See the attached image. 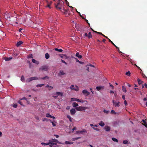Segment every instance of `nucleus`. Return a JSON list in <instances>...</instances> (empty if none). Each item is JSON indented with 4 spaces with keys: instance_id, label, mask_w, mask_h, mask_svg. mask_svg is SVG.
I'll return each mask as SVG.
<instances>
[{
    "instance_id": "f257e3e1",
    "label": "nucleus",
    "mask_w": 147,
    "mask_h": 147,
    "mask_svg": "<svg viewBox=\"0 0 147 147\" xmlns=\"http://www.w3.org/2000/svg\"><path fill=\"white\" fill-rule=\"evenodd\" d=\"M88 107L80 106L76 108V109L78 111H85V110L88 109Z\"/></svg>"
},
{
    "instance_id": "f03ea898",
    "label": "nucleus",
    "mask_w": 147,
    "mask_h": 147,
    "mask_svg": "<svg viewBox=\"0 0 147 147\" xmlns=\"http://www.w3.org/2000/svg\"><path fill=\"white\" fill-rule=\"evenodd\" d=\"M39 78L35 76L30 77L26 80V82H30L32 80H39Z\"/></svg>"
},
{
    "instance_id": "7ed1b4c3",
    "label": "nucleus",
    "mask_w": 147,
    "mask_h": 147,
    "mask_svg": "<svg viewBox=\"0 0 147 147\" xmlns=\"http://www.w3.org/2000/svg\"><path fill=\"white\" fill-rule=\"evenodd\" d=\"M59 10L61 9H63L65 11V9L63 7V5L62 4H61L60 3H57V5L55 6Z\"/></svg>"
},
{
    "instance_id": "20e7f679",
    "label": "nucleus",
    "mask_w": 147,
    "mask_h": 147,
    "mask_svg": "<svg viewBox=\"0 0 147 147\" xmlns=\"http://www.w3.org/2000/svg\"><path fill=\"white\" fill-rule=\"evenodd\" d=\"M69 88L71 90H74L76 91H78L79 90L78 87L77 86L71 85L69 87Z\"/></svg>"
},
{
    "instance_id": "39448f33",
    "label": "nucleus",
    "mask_w": 147,
    "mask_h": 147,
    "mask_svg": "<svg viewBox=\"0 0 147 147\" xmlns=\"http://www.w3.org/2000/svg\"><path fill=\"white\" fill-rule=\"evenodd\" d=\"M63 93L61 92H57L53 96V97L55 98H56L59 96H63Z\"/></svg>"
},
{
    "instance_id": "423d86ee",
    "label": "nucleus",
    "mask_w": 147,
    "mask_h": 147,
    "mask_svg": "<svg viewBox=\"0 0 147 147\" xmlns=\"http://www.w3.org/2000/svg\"><path fill=\"white\" fill-rule=\"evenodd\" d=\"M51 140L52 141V143L53 144V146H54V145H56L57 144V143L59 144H64L61 143L59 142L57 140L55 139H51Z\"/></svg>"
},
{
    "instance_id": "0eeeda50",
    "label": "nucleus",
    "mask_w": 147,
    "mask_h": 147,
    "mask_svg": "<svg viewBox=\"0 0 147 147\" xmlns=\"http://www.w3.org/2000/svg\"><path fill=\"white\" fill-rule=\"evenodd\" d=\"M87 131L85 129H83L81 131H77L76 132V133L77 134H83L84 133H86Z\"/></svg>"
},
{
    "instance_id": "6e6552de",
    "label": "nucleus",
    "mask_w": 147,
    "mask_h": 147,
    "mask_svg": "<svg viewBox=\"0 0 147 147\" xmlns=\"http://www.w3.org/2000/svg\"><path fill=\"white\" fill-rule=\"evenodd\" d=\"M47 70L48 67L46 66H42L39 69V71L44 70L45 71H47Z\"/></svg>"
},
{
    "instance_id": "1a4fd4ad",
    "label": "nucleus",
    "mask_w": 147,
    "mask_h": 147,
    "mask_svg": "<svg viewBox=\"0 0 147 147\" xmlns=\"http://www.w3.org/2000/svg\"><path fill=\"white\" fill-rule=\"evenodd\" d=\"M113 105H114L115 107H119L120 106V102L118 101H115L114 100H112Z\"/></svg>"
},
{
    "instance_id": "9d476101",
    "label": "nucleus",
    "mask_w": 147,
    "mask_h": 147,
    "mask_svg": "<svg viewBox=\"0 0 147 147\" xmlns=\"http://www.w3.org/2000/svg\"><path fill=\"white\" fill-rule=\"evenodd\" d=\"M51 140H49V142L48 143H46V145H49V146L50 147H55V146H53V142Z\"/></svg>"
},
{
    "instance_id": "9b49d317",
    "label": "nucleus",
    "mask_w": 147,
    "mask_h": 147,
    "mask_svg": "<svg viewBox=\"0 0 147 147\" xmlns=\"http://www.w3.org/2000/svg\"><path fill=\"white\" fill-rule=\"evenodd\" d=\"M82 93L85 96H88L90 94L89 92L86 90H83L82 91Z\"/></svg>"
},
{
    "instance_id": "f8f14e48",
    "label": "nucleus",
    "mask_w": 147,
    "mask_h": 147,
    "mask_svg": "<svg viewBox=\"0 0 147 147\" xmlns=\"http://www.w3.org/2000/svg\"><path fill=\"white\" fill-rule=\"evenodd\" d=\"M104 86H100L96 87V89L98 91H100V90H102L104 88Z\"/></svg>"
},
{
    "instance_id": "ddd939ff",
    "label": "nucleus",
    "mask_w": 147,
    "mask_h": 147,
    "mask_svg": "<svg viewBox=\"0 0 147 147\" xmlns=\"http://www.w3.org/2000/svg\"><path fill=\"white\" fill-rule=\"evenodd\" d=\"M105 130L107 131H109L110 130L111 128L110 127L106 125L104 127Z\"/></svg>"
},
{
    "instance_id": "4468645a",
    "label": "nucleus",
    "mask_w": 147,
    "mask_h": 147,
    "mask_svg": "<svg viewBox=\"0 0 147 147\" xmlns=\"http://www.w3.org/2000/svg\"><path fill=\"white\" fill-rule=\"evenodd\" d=\"M65 74V73L63 71H60L58 74V75L59 76H61L64 75Z\"/></svg>"
},
{
    "instance_id": "2eb2a0df",
    "label": "nucleus",
    "mask_w": 147,
    "mask_h": 147,
    "mask_svg": "<svg viewBox=\"0 0 147 147\" xmlns=\"http://www.w3.org/2000/svg\"><path fill=\"white\" fill-rule=\"evenodd\" d=\"M46 116L47 117L51 118L53 119H55V118L54 116H51L49 113H47Z\"/></svg>"
},
{
    "instance_id": "dca6fc26",
    "label": "nucleus",
    "mask_w": 147,
    "mask_h": 147,
    "mask_svg": "<svg viewBox=\"0 0 147 147\" xmlns=\"http://www.w3.org/2000/svg\"><path fill=\"white\" fill-rule=\"evenodd\" d=\"M76 113V111L75 109H72L70 110V113L71 115L74 114Z\"/></svg>"
},
{
    "instance_id": "f3484780",
    "label": "nucleus",
    "mask_w": 147,
    "mask_h": 147,
    "mask_svg": "<svg viewBox=\"0 0 147 147\" xmlns=\"http://www.w3.org/2000/svg\"><path fill=\"white\" fill-rule=\"evenodd\" d=\"M99 125L101 127H103L105 125V123L102 121H100L98 123Z\"/></svg>"
},
{
    "instance_id": "a211bd4d",
    "label": "nucleus",
    "mask_w": 147,
    "mask_h": 147,
    "mask_svg": "<svg viewBox=\"0 0 147 147\" xmlns=\"http://www.w3.org/2000/svg\"><path fill=\"white\" fill-rule=\"evenodd\" d=\"M12 59V57H4V59H5L6 61H9L11 60Z\"/></svg>"
},
{
    "instance_id": "6ab92c4d",
    "label": "nucleus",
    "mask_w": 147,
    "mask_h": 147,
    "mask_svg": "<svg viewBox=\"0 0 147 147\" xmlns=\"http://www.w3.org/2000/svg\"><path fill=\"white\" fill-rule=\"evenodd\" d=\"M72 106L74 107H77L78 106V105L76 102H74L72 103Z\"/></svg>"
},
{
    "instance_id": "aec40b11",
    "label": "nucleus",
    "mask_w": 147,
    "mask_h": 147,
    "mask_svg": "<svg viewBox=\"0 0 147 147\" xmlns=\"http://www.w3.org/2000/svg\"><path fill=\"white\" fill-rule=\"evenodd\" d=\"M32 61L34 63H35L36 64H39V62L38 61L34 59H32Z\"/></svg>"
},
{
    "instance_id": "412c9836",
    "label": "nucleus",
    "mask_w": 147,
    "mask_h": 147,
    "mask_svg": "<svg viewBox=\"0 0 147 147\" xmlns=\"http://www.w3.org/2000/svg\"><path fill=\"white\" fill-rule=\"evenodd\" d=\"M76 56L79 58L80 59L82 58V55H79V53L78 52L77 53L76 55Z\"/></svg>"
},
{
    "instance_id": "4be33fe9",
    "label": "nucleus",
    "mask_w": 147,
    "mask_h": 147,
    "mask_svg": "<svg viewBox=\"0 0 147 147\" xmlns=\"http://www.w3.org/2000/svg\"><path fill=\"white\" fill-rule=\"evenodd\" d=\"M42 120L43 121H51V120L48 119H47L46 118H44L42 119Z\"/></svg>"
},
{
    "instance_id": "5701e85b",
    "label": "nucleus",
    "mask_w": 147,
    "mask_h": 147,
    "mask_svg": "<svg viewBox=\"0 0 147 147\" xmlns=\"http://www.w3.org/2000/svg\"><path fill=\"white\" fill-rule=\"evenodd\" d=\"M22 43L23 42L21 41H20L17 43L16 46L17 47H19L22 44Z\"/></svg>"
},
{
    "instance_id": "b1692460",
    "label": "nucleus",
    "mask_w": 147,
    "mask_h": 147,
    "mask_svg": "<svg viewBox=\"0 0 147 147\" xmlns=\"http://www.w3.org/2000/svg\"><path fill=\"white\" fill-rule=\"evenodd\" d=\"M46 88H48L49 90H51L53 88V87L52 86H49V85H47L46 86Z\"/></svg>"
},
{
    "instance_id": "393cba45",
    "label": "nucleus",
    "mask_w": 147,
    "mask_h": 147,
    "mask_svg": "<svg viewBox=\"0 0 147 147\" xmlns=\"http://www.w3.org/2000/svg\"><path fill=\"white\" fill-rule=\"evenodd\" d=\"M142 121L144 123V126L147 127V122L146 121V120H145L144 119L142 120Z\"/></svg>"
},
{
    "instance_id": "a878e982",
    "label": "nucleus",
    "mask_w": 147,
    "mask_h": 147,
    "mask_svg": "<svg viewBox=\"0 0 147 147\" xmlns=\"http://www.w3.org/2000/svg\"><path fill=\"white\" fill-rule=\"evenodd\" d=\"M80 102H81V103H83V102H86V103L85 104L86 105H87L88 103L87 101L83 100L82 99L80 100Z\"/></svg>"
},
{
    "instance_id": "bb28decb",
    "label": "nucleus",
    "mask_w": 147,
    "mask_h": 147,
    "mask_svg": "<svg viewBox=\"0 0 147 147\" xmlns=\"http://www.w3.org/2000/svg\"><path fill=\"white\" fill-rule=\"evenodd\" d=\"M65 143L66 144H73V142L66 141L65 142Z\"/></svg>"
},
{
    "instance_id": "cd10ccee",
    "label": "nucleus",
    "mask_w": 147,
    "mask_h": 147,
    "mask_svg": "<svg viewBox=\"0 0 147 147\" xmlns=\"http://www.w3.org/2000/svg\"><path fill=\"white\" fill-rule=\"evenodd\" d=\"M67 118H68L69 119V121H70L71 122L72 121V118L71 117V116L70 115H67Z\"/></svg>"
},
{
    "instance_id": "c85d7f7f",
    "label": "nucleus",
    "mask_w": 147,
    "mask_h": 147,
    "mask_svg": "<svg viewBox=\"0 0 147 147\" xmlns=\"http://www.w3.org/2000/svg\"><path fill=\"white\" fill-rule=\"evenodd\" d=\"M112 140H113V141H114L115 142H118V141L117 140V139L116 138H112Z\"/></svg>"
},
{
    "instance_id": "c756f323",
    "label": "nucleus",
    "mask_w": 147,
    "mask_h": 147,
    "mask_svg": "<svg viewBox=\"0 0 147 147\" xmlns=\"http://www.w3.org/2000/svg\"><path fill=\"white\" fill-rule=\"evenodd\" d=\"M45 58L47 59H48L49 57V55L47 53H46L45 55Z\"/></svg>"
},
{
    "instance_id": "7c9ffc66",
    "label": "nucleus",
    "mask_w": 147,
    "mask_h": 147,
    "mask_svg": "<svg viewBox=\"0 0 147 147\" xmlns=\"http://www.w3.org/2000/svg\"><path fill=\"white\" fill-rule=\"evenodd\" d=\"M49 77L48 76H46L40 79L43 80H45L46 79H49Z\"/></svg>"
},
{
    "instance_id": "2f4dec72",
    "label": "nucleus",
    "mask_w": 147,
    "mask_h": 147,
    "mask_svg": "<svg viewBox=\"0 0 147 147\" xmlns=\"http://www.w3.org/2000/svg\"><path fill=\"white\" fill-rule=\"evenodd\" d=\"M122 88L123 91L125 92H127V90L125 88L124 86H122Z\"/></svg>"
},
{
    "instance_id": "473e14b6",
    "label": "nucleus",
    "mask_w": 147,
    "mask_h": 147,
    "mask_svg": "<svg viewBox=\"0 0 147 147\" xmlns=\"http://www.w3.org/2000/svg\"><path fill=\"white\" fill-rule=\"evenodd\" d=\"M44 85V84H38L36 86V87H41Z\"/></svg>"
},
{
    "instance_id": "72a5a7b5",
    "label": "nucleus",
    "mask_w": 147,
    "mask_h": 147,
    "mask_svg": "<svg viewBox=\"0 0 147 147\" xmlns=\"http://www.w3.org/2000/svg\"><path fill=\"white\" fill-rule=\"evenodd\" d=\"M88 37L89 38H92V35L91 34V32H89L88 34Z\"/></svg>"
},
{
    "instance_id": "f704fd0d",
    "label": "nucleus",
    "mask_w": 147,
    "mask_h": 147,
    "mask_svg": "<svg viewBox=\"0 0 147 147\" xmlns=\"http://www.w3.org/2000/svg\"><path fill=\"white\" fill-rule=\"evenodd\" d=\"M138 81L139 84H141L143 83V82L139 79H138Z\"/></svg>"
},
{
    "instance_id": "c9c22d12",
    "label": "nucleus",
    "mask_w": 147,
    "mask_h": 147,
    "mask_svg": "<svg viewBox=\"0 0 147 147\" xmlns=\"http://www.w3.org/2000/svg\"><path fill=\"white\" fill-rule=\"evenodd\" d=\"M54 49L55 51H59V52H62L63 51L62 49H58L57 48H55Z\"/></svg>"
},
{
    "instance_id": "e433bc0d",
    "label": "nucleus",
    "mask_w": 147,
    "mask_h": 147,
    "mask_svg": "<svg viewBox=\"0 0 147 147\" xmlns=\"http://www.w3.org/2000/svg\"><path fill=\"white\" fill-rule=\"evenodd\" d=\"M92 128L94 130H95L98 131H100V129H99L98 128H96L94 127H93Z\"/></svg>"
},
{
    "instance_id": "4c0bfd02",
    "label": "nucleus",
    "mask_w": 147,
    "mask_h": 147,
    "mask_svg": "<svg viewBox=\"0 0 147 147\" xmlns=\"http://www.w3.org/2000/svg\"><path fill=\"white\" fill-rule=\"evenodd\" d=\"M123 143L125 144H128V142L127 140H125L123 141Z\"/></svg>"
},
{
    "instance_id": "58836bf2",
    "label": "nucleus",
    "mask_w": 147,
    "mask_h": 147,
    "mask_svg": "<svg viewBox=\"0 0 147 147\" xmlns=\"http://www.w3.org/2000/svg\"><path fill=\"white\" fill-rule=\"evenodd\" d=\"M33 57L32 55L30 54L27 56V58H32Z\"/></svg>"
},
{
    "instance_id": "ea45409f",
    "label": "nucleus",
    "mask_w": 147,
    "mask_h": 147,
    "mask_svg": "<svg viewBox=\"0 0 147 147\" xmlns=\"http://www.w3.org/2000/svg\"><path fill=\"white\" fill-rule=\"evenodd\" d=\"M125 74L127 76H130V72L129 71H128Z\"/></svg>"
},
{
    "instance_id": "a19ab883",
    "label": "nucleus",
    "mask_w": 147,
    "mask_h": 147,
    "mask_svg": "<svg viewBox=\"0 0 147 147\" xmlns=\"http://www.w3.org/2000/svg\"><path fill=\"white\" fill-rule=\"evenodd\" d=\"M77 98H71V101H76Z\"/></svg>"
},
{
    "instance_id": "79ce46f5",
    "label": "nucleus",
    "mask_w": 147,
    "mask_h": 147,
    "mask_svg": "<svg viewBox=\"0 0 147 147\" xmlns=\"http://www.w3.org/2000/svg\"><path fill=\"white\" fill-rule=\"evenodd\" d=\"M81 138L80 137H77V138H73L72 140L73 141H75V140H77L79 138Z\"/></svg>"
},
{
    "instance_id": "37998d69",
    "label": "nucleus",
    "mask_w": 147,
    "mask_h": 147,
    "mask_svg": "<svg viewBox=\"0 0 147 147\" xmlns=\"http://www.w3.org/2000/svg\"><path fill=\"white\" fill-rule=\"evenodd\" d=\"M21 80L22 82H23L24 80V78L23 76H22Z\"/></svg>"
},
{
    "instance_id": "c03bdc74",
    "label": "nucleus",
    "mask_w": 147,
    "mask_h": 147,
    "mask_svg": "<svg viewBox=\"0 0 147 147\" xmlns=\"http://www.w3.org/2000/svg\"><path fill=\"white\" fill-rule=\"evenodd\" d=\"M51 122L52 123L53 126V127H55L56 126V124L53 121L52 122L51 121Z\"/></svg>"
},
{
    "instance_id": "a18cd8bd",
    "label": "nucleus",
    "mask_w": 147,
    "mask_h": 147,
    "mask_svg": "<svg viewBox=\"0 0 147 147\" xmlns=\"http://www.w3.org/2000/svg\"><path fill=\"white\" fill-rule=\"evenodd\" d=\"M111 114H116V113L115 111L114 110H113L111 111Z\"/></svg>"
},
{
    "instance_id": "49530a36",
    "label": "nucleus",
    "mask_w": 147,
    "mask_h": 147,
    "mask_svg": "<svg viewBox=\"0 0 147 147\" xmlns=\"http://www.w3.org/2000/svg\"><path fill=\"white\" fill-rule=\"evenodd\" d=\"M12 106L14 108H16L17 107V105L16 104H13L12 105Z\"/></svg>"
},
{
    "instance_id": "de8ad7c7",
    "label": "nucleus",
    "mask_w": 147,
    "mask_h": 147,
    "mask_svg": "<svg viewBox=\"0 0 147 147\" xmlns=\"http://www.w3.org/2000/svg\"><path fill=\"white\" fill-rule=\"evenodd\" d=\"M41 144L44 146H45L46 145V143H44V142H42L41 143Z\"/></svg>"
},
{
    "instance_id": "09e8293b",
    "label": "nucleus",
    "mask_w": 147,
    "mask_h": 147,
    "mask_svg": "<svg viewBox=\"0 0 147 147\" xmlns=\"http://www.w3.org/2000/svg\"><path fill=\"white\" fill-rule=\"evenodd\" d=\"M104 112L105 113H106L107 114L109 112V111H107L106 110H104Z\"/></svg>"
},
{
    "instance_id": "8fccbe9b",
    "label": "nucleus",
    "mask_w": 147,
    "mask_h": 147,
    "mask_svg": "<svg viewBox=\"0 0 147 147\" xmlns=\"http://www.w3.org/2000/svg\"><path fill=\"white\" fill-rule=\"evenodd\" d=\"M93 31L94 32H96V33H97L98 34H101V35H102V33H101L100 32H97L96 31Z\"/></svg>"
},
{
    "instance_id": "3c124183",
    "label": "nucleus",
    "mask_w": 147,
    "mask_h": 147,
    "mask_svg": "<svg viewBox=\"0 0 147 147\" xmlns=\"http://www.w3.org/2000/svg\"><path fill=\"white\" fill-rule=\"evenodd\" d=\"M61 61L62 63H64L65 65H67V63L63 60L61 59Z\"/></svg>"
},
{
    "instance_id": "603ef678",
    "label": "nucleus",
    "mask_w": 147,
    "mask_h": 147,
    "mask_svg": "<svg viewBox=\"0 0 147 147\" xmlns=\"http://www.w3.org/2000/svg\"><path fill=\"white\" fill-rule=\"evenodd\" d=\"M124 104H125V105L126 106L127 105V101L126 100H125V101H124Z\"/></svg>"
},
{
    "instance_id": "864d4df0",
    "label": "nucleus",
    "mask_w": 147,
    "mask_h": 147,
    "mask_svg": "<svg viewBox=\"0 0 147 147\" xmlns=\"http://www.w3.org/2000/svg\"><path fill=\"white\" fill-rule=\"evenodd\" d=\"M24 99L27 100V98H25V97H23L22 98L20 99V100H24Z\"/></svg>"
},
{
    "instance_id": "5fc2aeb1",
    "label": "nucleus",
    "mask_w": 147,
    "mask_h": 147,
    "mask_svg": "<svg viewBox=\"0 0 147 147\" xmlns=\"http://www.w3.org/2000/svg\"><path fill=\"white\" fill-rule=\"evenodd\" d=\"M18 103H19L20 105L22 106H24V105L22 104V102L20 101L19 100L18 102Z\"/></svg>"
},
{
    "instance_id": "6e6d98bb",
    "label": "nucleus",
    "mask_w": 147,
    "mask_h": 147,
    "mask_svg": "<svg viewBox=\"0 0 147 147\" xmlns=\"http://www.w3.org/2000/svg\"><path fill=\"white\" fill-rule=\"evenodd\" d=\"M70 107L69 106H67V107L66 108V109L67 110H69L70 109Z\"/></svg>"
},
{
    "instance_id": "4d7b16f0",
    "label": "nucleus",
    "mask_w": 147,
    "mask_h": 147,
    "mask_svg": "<svg viewBox=\"0 0 147 147\" xmlns=\"http://www.w3.org/2000/svg\"><path fill=\"white\" fill-rule=\"evenodd\" d=\"M110 86H111V87L112 89H113V88H114V86H113V85H112V84H110Z\"/></svg>"
},
{
    "instance_id": "13d9d810",
    "label": "nucleus",
    "mask_w": 147,
    "mask_h": 147,
    "mask_svg": "<svg viewBox=\"0 0 147 147\" xmlns=\"http://www.w3.org/2000/svg\"><path fill=\"white\" fill-rule=\"evenodd\" d=\"M75 59L76 61L77 62H78V63L79 62V61L78 60V59L77 58H75Z\"/></svg>"
},
{
    "instance_id": "bf43d9fd",
    "label": "nucleus",
    "mask_w": 147,
    "mask_h": 147,
    "mask_svg": "<svg viewBox=\"0 0 147 147\" xmlns=\"http://www.w3.org/2000/svg\"><path fill=\"white\" fill-rule=\"evenodd\" d=\"M48 5L47 6V7H49V8H50V5L51 4V3L50 4L48 3Z\"/></svg>"
},
{
    "instance_id": "052dcab7",
    "label": "nucleus",
    "mask_w": 147,
    "mask_h": 147,
    "mask_svg": "<svg viewBox=\"0 0 147 147\" xmlns=\"http://www.w3.org/2000/svg\"><path fill=\"white\" fill-rule=\"evenodd\" d=\"M80 100L77 98L76 101L80 102Z\"/></svg>"
},
{
    "instance_id": "680f3d73",
    "label": "nucleus",
    "mask_w": 147,
    "mask_h": 147,
    "mask_svg": "<svg viewBox=\"0 0 147 147\" xmlns=\"http://www.w3.org/2000/svg\"><path fill=\"white\" fill-rule=\"evenodd\" d=\"M88 34L87 33H85L84 35V36H85L88 37Z\"/></svg>"
},
{
    "instance_id": "e2e57ef3",
    "label": "nucleus",
    "mask_w": 147,
    "mask_h": 147,
    "mask_svg": "<svg viewBox=\"0 0 147 147\" xmlns=\"http://www.w3.org/2000/svg\"><path fill=\"white\" fill-rule=\"evenodd\" d=\"M35 118L36 119H37V120L39 119V118L38 117V116L35 117Z\"/></svg>"
},
{
    "instance_id": "0e129e2a",
    "label": "nucleus",
    "mask_w": 147,
    "mask_h": 147,
    "mask_svg": "<svg viewBox=\"0 0 147 147\" xmlns=\"http://www.w3.org/2000/svg\"><path fill=\"white\" fill-rule=\"evenodd\" d=\"M88 65L89 66L93 67H94V65H92L91 64H89V65Z\"/></svg>"
},
{
    "instance_id": "69168bd1",
    "label": "nucleus",
    "mask_w": 147,
    "mask_h": 147,
    "mask_svg": "<svg viewBox=\"0 0 147 147\" xmlns=\"http://www.w3.org/2000/svg\"><path fill=\"white\" fill-rule=\"evenodd\" d=\"M122 98L123 100H125V97L124 96V95L122 96Z\"/></svg>"
},
{
    "instance_id": "338daca9",
    "label": "nucleus",
    "mask_w": 147,
    "mask_h": 147,
    "mask_svg": "<svg viewBox=\"0 0 147 147\" xmlns=\"http://www.w3.org/2000/svg\"><path fill=\"white\" fill-rule=\"evenodd\" d=\"M76 127H74L73 129V130L74 131L75 130H76Z\"/></svg>"
},
{
    "instance_id": "774afa93",
    "label": "nucleus",
    "mask_w": 147,
    "mask_h": 147,
    "mask_svg": "<svg viewBox=\"0 0 147 147\" xmlns=\"http://www.w3.org/2000/svg\"><path fill=\"white\" fill-rule=\"evenodd\" d=\"M90 125L91 127H94V125L93 124H90Z\"/></svg>"
}]
</instances>
